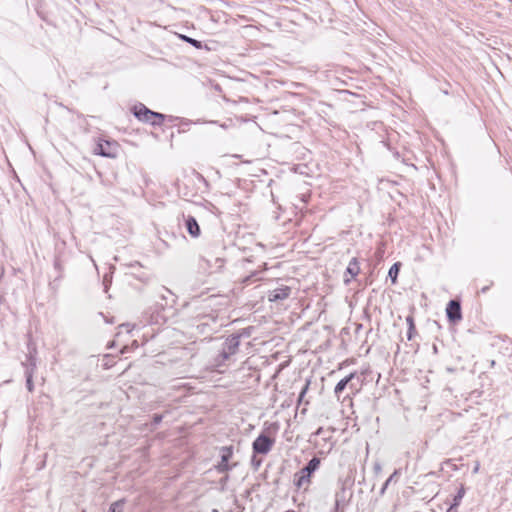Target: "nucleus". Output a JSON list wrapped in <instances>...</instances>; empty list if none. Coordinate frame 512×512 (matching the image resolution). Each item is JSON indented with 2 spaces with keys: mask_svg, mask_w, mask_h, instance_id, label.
Here are the masks:
<instances>
[{
  "mask_svg": "<svg viewBox=\"0 0 512 512\" xmlns=\"http://www.w3.org/2000/svg\"><path fill=\"white\" fill-rule=\"evenodd\" d=\"M120 151V144L116 140L106 139L105 137H98L95 139L93 153L95 155L116 158Z\"/></svg>",
  "mask_w": 512,
  "mask_h": 512,
  "instance_id": "1",
  "label": "nucleus"
},
{
  "mask_svg": "<svg viewBox=\"0 0 512 512\" xmlns=\"http://www.w3.org/2000/svg\"><path fill=\"white\" fill-rule=\"evenodd\" d=\"M132 112L139 121L150 123L153 126H161L165 120L163 114L151 111L142 103L133 106Z\"/></svg>",
  "mask_w": 512,
  "mask_h": 512,
  "instance_id": "2",
  "label": "nucleus"
},
{
  "mask_svg": "<svg viewBox=\"0 0 512 512\" xmlns=\"http://www.w3.org/2000/svg\"><path fill=\"white\" fill-rule=\"evenodd\" d=\"M274 445V439L261 434L253 442V451L258 454H267L270 452Z\"/></svg>",
  "mask_w": 512,
  "mask_h": 512,
  "instance_id": "3",
  "label": "nucleus"
},
{
  "mask_svg": "<svg viewBox=\"0 0 512 512\" xmlns=\"http://www.w3.org/2000/svg\"><path fill=\"white\" fill-rule=\"evenodd\" d=\"M221 452V461L216 465V470L219 473H226L232 469V465H230L228 462L231 459L233 455V448L232 446H225L220 449Z\"/></svg>",
  "mask_w": 512,
  "mask_h": 512,
  "instance_id": "4",
  "label": "nucleus"
},
{
  "mask_svg": "<svg viewBox=\"0 0 512 512\" xmlns=\"http://www.w3.org/2000/svg\"><path fill=\"white\" fill-rule=\"evenodd\" d=\"M446 313H447V317L452 322L461 320L462 315H461L460 303L456 300H451L447 305Z\"/></svg>",
  "mask_w": 512,
  "mask_h": 512,
  "instance_id": "5",
  "label": "nucleus"
},
{
  "mask_svg": "<svg viewBox=\"0 0 512 512\" xmlns=\"http://www.w3.org/2000/svg\"><path fill=\"white\" fill-rule=\"evenodd\" d=\"M293 482L298 489L303 488L307 490L311 483V474H306L305 470L301 469L299 472L295 473Z\"/></svg>",
  "mask_w": 512,
  "mask_h": 512,
  "instance_id": "6",
  "label": "nucleus"
},
{
  "mask_svg": "<svg viewBox=\"0 0 512 512\" xmlns=\"http://www.w3.org/2000/svg\"><path fill=\"white\" fill-rule=\"evenodd\" d=\"M291 293V289L288 286H283L280 288H276L269 292L268 299L271 302L284 300L289 297Z\"/></svg>",
  "mask_w": 512,
  "mask_h": 512,
  "instance_id": "7",
  "label": "nucleus"
},
{
  "mask_svg": "<svg viewBox=\"0 0 512 512\" xmlns=\"http://www.w3.org/2000/svg\"><path fill=\"white\" fill-rule=\"evenodd\" d=\"M224 265V260L222 258L216 257L214 258V262L211 263L209 259H201L200 267L204 270H211V272H215L220 270Z\"/></svg>",
  "mask_w": 512,
  "mask_h": 512,
  "instance_id": "8",
  "label": "nucleus"
},
{
  "mask_svg": "<svg viewBox=\"0 0 512 512\" xmlns=\"http://www.w3.org/2000/svg\"><path fill=\"white\" fill-rule=\"evenodd\" d=\"M356 376V373H350L347 377L340 380L337 385L335 386L334 393L336 396L339 397V395L343 392V390L346 388L348 384H350V388H353V384L351 383L354 377Z\"/></svg>",
  "mask_w": 512,
  "mask_h": 512,
  "instance_id": "9",
  "label": "nucleus"
},
{
  "mask_svg": "<svg viewBox=\"0 0 512 512\" xmlns=\"http://www.w3.org/2000/svg\"><path fill=\"white\" fill-rule=\"evenodd\" d=\"M320 466V459L317 457L312 458L309 463L302 468L306 474H313Z\"/></svg>",
  "mask_w": 512,
  "mask_h": 512,
  "instance_id": "10",
  "label": "nucleus"
},
{
  "mask_svg": "<svg viewBox=\"0 0 512 512\" xmlns=\"http://www.w3.org/2000/svg\"><path fill=\"white\" fill-rule=\"evenodd\" d=\"M347 273L351 275V277H355L359 274L360 272V267H359V263L357 261L356 258H353L349 264H348V267H347Z\"/></svg>",
  "mask_w": 512,
  "mask_h": 512,
  "instance_id": "11",
  "label": "nucleus"
},
{
  "mask_svg": "<svg viewBox=\"0 0 512 512\" xmlns=\"http://www.w3.org/2000/svg\"><path fill=\"white\" fill-rule=\"evenodd\" d=\"M406 322L408 324L407 339L410 341V340L413 339L414 334L416 332L413 316L412 315L407 316L406 317Z\"/></svg>",
  "mask_w": 512,
  "mask_h": 512,
  "instance_id": "12",
  "label": "nucleus"
},
{
  "mask_svg": "<svg viewBox=\"0 0 512 512\" xmlns=\"http://www.w3.org/2000/svg\"><path fill=\"white\" fill-rule=\"evenodd\" d=\"M464 495H465V489L463 486H461L458 493L454 497V503L449 508V511L453 510L455 507H457L460 504Z\"/></svg>",
  "mask_w": 512,
  "mask_h": 512,
  "instance_id": "13",
  "label": "nucleus"
},
{
  "mask_svg": "<svg viewBox=\"0 0 512 512\" xmlns=\"http://www.w3.org/2000/svg\"><path fill=\"white\" fill-rule=\"evenodd\" d=\"M237 347H238V341L235 340V339H232L230 344H229V352L228 353L227 352L223 353L224 358H228V356L230 354H234L236 352Z\"/></svg>",
  "mask_w": 512,
  "mask_h": 512,
  "instance_id": "14",
  "label": "nucleus"
},
{
  "mask_svg": "<svg viewBox=\"0 0 512 512\" xmlns=\"http://www.w3.org/2000/svg\"><path fill=\"white\" fill-rule=\"evenodd\" d=\"M399 475V470H395L391 476L386 480V482L384 483L382 489H381V494H383L385 492V490L387 489L388 485L397 478V476Z\"/></svg>",
  "mask_w": 512,
  "mask_h": 512,
  "instance_id": "15",
  "label": "nucleus"
},
{
  "mask_svg": "<svg viewBox=\"0 0 512 512\" xmlns=\"http://www.w3.org/2000/svg\"><path fill=\"white\" fill-rule=\"evenodd\" d=\"M124 500H118L111 504L110 512H122Z\"/></svg>",
  "mask_w": 512,
  "mask_h": 512,
  "instance_id": "16",
  "label": "nucleus"
},
{
  "mask_svg": "<svg viewBox=\"0 0 512 512\" xmlns=\"http://www.w3.org/2000/svg\"><path fill=\"white\" fill-rule=\"evenodd\" d=\"M181 38L185 42L191 44L192 46H194L197 49H201L202 48V43L200 41L196 40V39H193V38H190V37H187V36H181Z\"/></svg>",
  "mask_w": 512,
  "mask_h": 512,
  "instance_id": "17",
  "label": "nucleus"
},
{
  "mask_svg": "<svg viewBox=\"0 0 512 512\" xmlns=\"http://www.w3.org/2000/svg\"><path fill=\"white\" fill-rule=\"evenodd\" d=\"M186 228L193 238H197L200 235V226H186Z\"/></svg>",
  "mask_w": 512,
  "mask_h": 512,
  "instance_id": "18",
  "label": "nucleus"
},
{
  "mask_svg": "<svg viewBox=\"0 0 512 512\" xmlns=\"http://www.w3.org/2000/svg\"><path fill=\"white\" fill-rule=\"evenodd\" d=\"M399 271V264L395 263L389 270V276L392 278L393 282H395L396 277Z\"/></svg>",
  "mask_w": 512,
  "mask_h": 512,
  "instance_id": "19",
  "label": "nucleus"
},
{
  "mask_svg": "<svg viewBox=\"0 0 512 512\" xmlns=\"http://www.w3.org/2000/svg\"><path fill=\"white\" fill-rule=\"evenodd\" d=\"M27 387H28V389H29L30 391L32 390V377H31V375H29V376L27 377Z\"/></svg>",
  "mask_w": 512,
  "mask_h": 512,
  "instance_id": "20",
  "label": "nucleus"
},
{
  "mask_svg": "<svg viewBox=\"0 0 512 512\" xmlns=\"http://www.w3.org/2000/svg\"><path fill=\"white\" fill-rule=\"evenodd\" d=\"M161 419H162V416H160V415H155L154 416L155 423H159L161 421Z\"/></svg>",
  "mask_w": 512,
  "mask_h": 512,
  "instance_id": "21",
  "label": "nucleus"
},
{
  "mask_svg": "<svg viewBox=\"0 0 512 512\" xmlns=\"http://www.w3.org/2000/svg\"><path fill=\"white\" fill-rule=\"evenodd\" d=\"M478 471H479V464H476L473 469V473H478Z\"/></svg>",
  "mask_w": 512,
  "mask_h": 512,
  "instance_id": "22",
  "label": "nucleus"
},
{
  "mask_svg": "<svg viewBox=\"0 0 512 512\" xmlns=\"http://www.w3.org/2000/svg\"><path fill=\"white\" fill-rule=\"evenodd\" d=\"M186 224L191 225V224H197V223L194 219H192V220L187 221Z\"/></svg>",
  "mask_w": 512,
  "mask_h": 512,
  "instance_id": "23",
  "label": "nucleus"
},
{
  "mask_svg": "<svg viewBox=\"0 0 512 512\" xmlns=\"http://www.w3.org/2000/svg\"><path fill=\"white\" fill-rule=\"evenodd\" d=\"M335 503H336V506H338V505H339L338 495L336 496V501H335Z\"/></svg>",
  "mask_w": 512,
  "mask_h": 512,
  "instance_id": "24",
  "label": "nucleus"
},
{
  "mask_svg": "<svg viewBox=\"0 0 512 512\" xmlns=\"http://www.w3.org/2000/svg\"><path fill=\"white\" fill-rule=\"evenodd\" d=\"M306 389H307V387H305V389L302 391L301 396H302L303 394H305Z\"/></svg>",
  "mask_w": 512,
  "mask_h": 512,
  "instance_id": "25",
  "label": "nucleus"
},
{
  "mask_svg": "<svg viewBox=\"0 0 512 512\" xmlns=\"http://www.w3.org/2000/svg\"><path fill=\"white\" fill-rule=\"evenodd\" d=\"M211 512H219L217 509H213Z\"/></svg>",
  "mask_w": 512,
  "mask_h": 512,
  "instance_id": "26",
  "label": "nucleus"
},
{
  "mask_svg": "<svg viewBox=\"0 0 512 512\" xmlns=\"http://www.w3.org/2000/svg\"><path fill=\"white\" fill-rule=\"evenodd\" d=\"M449 512H454L453 510L449 511Z\"/></svg>",
  "mask_w": 512,
  "mask_h": 512,
  "instance_id": "27",
  "label": "nucleus"
}]
</instances>
